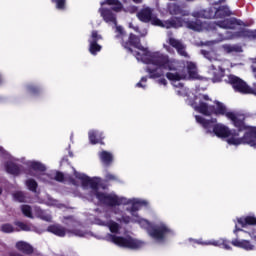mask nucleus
Instances as JSON below:
<instances>
[{"mask_svg":"<svg viewBox=\"0 0 256 256\" xmlns=\"http://www.w3.org/2000/svg\"><path fill=\"white\" fill-rule=\"evenodd\" d=\"M133 29L136 31V33H139V26H134Z\"/></svg>","mask_w":256,"mask_h":256,"instance_id":"nucleus-49","label":"nucleus"},{"mask_svg":"<svg viewBox=\"0 0 256 256\" xmlns=\"http://www.w3.org/2000/svg\"><path fill=\"white\" fill-rule=\"evenodd\" d=\"M147 35V30H144V32L141 34V37H145Z\"/></svg>","mask_w":256,"mask_h":256,"instance_id":"nucleus-51","label":"nucleus"},{"mask_svg":"<svg viewBox=\"0 0 256 256\" xmlns=\"http://www.w3.org/2000/svg\"><path fill=\"white\" fill-rule=\"evenodd\" d=\"M222 49L225 53H228V54L243 53V48L237 44H234V45L224 44V45H222Z\"/></svg>","mask_w":256,"mask_h":256,"instance_id":"nucleus-28","label":"nucleus"},{"mask_svg":"<svg viewBox=\"0 0 256 256\" xmlns=\"http://www.w3.org/2000/svg\"><path fill=\"white\" fill-rule=\"evenodd\" d=\"M169 59L175 61L176 64L171 68H161V77L165 75V71H170L166 73V77L171 81L172 85H177V81H183L185 79H201L197 73V64L186 62L187 72H185V64L183 62L171 57Z\"/></svg>","mask_w":256,"mask_h":256,"instance_id":"nucleus-6","label":"nucleus"},{"mask_svg":"<svg viewBox=\"0 0 256 256\" xmlns=\"http://www.w3.org/2000/svg\"><path fill=\"white\" fill-rule=\"evenodd\" d=\"M51 1H52V3H55L56 9H59L61 11H63V9H65L66 0H51Z\"/></svg>","mask_w":256,"mask_h":256,"instance_id":"nucleus-37","label":"nucleus"},{"mask_svg":"<svg viewBox=\"0 0 256 256\" xmlns=\"http://www.w3.org/2000/svg\"><path fill=\"white\" fill-rule=\"evenodd\" d=\"M1 193H3V190L0 188V195H1Z\"/></svg>","mask_w":256,"mask_h":256,"instance_id":"nucleus-54","label":"nucleus"},{"mask_svg":"<svg viewBox=\"0 0 256 256\" xmlns=\"http://www.w3.org/2000/svg\"><path fill=\"white\" fill-rule=\"evenodd\" d=\"M172 19H180L182 25L178 26L176 29H179V27H187V29H191L192 31H205V29H207V31H209V23L207 22H202L199 19H196L194 21L191 20H184L183 18L180 17H172Z\"/></svg>","mask_w":256,"mask_h":256,"instance_id":"nucleus-13","label":"nucleus"},{"mask_svg":"<svg viewBox=\"0 0 256 256\" xmlns=\"http://www.w3.org/2000/svg\"><path fill=\"white\" fill-rule=\"evenodd\" d=\"M99 158L104 165H111L113 162V154H111V152H99Z\"/></svg>","mask_w":256,"mask_h":256,"instance_id":"nucleus-29","label":"nucleus"},{"mask_svg":"<svg viewBox=\"0 0 256 256\" xmlns=\"http://www.w3.org/2000/svg\"><path fill=\"white\" fill-rule=\"evenodd\" d=\"M100 5L102 6L99 8L100 16L102 17L103 21L107 23L108 25H114L117 33L115 36L116 39H123L125 37V30H123V27L117 26V14L120 11H123V4L119 2V0H106L104 2H101ZM103 5H112V8H105ZM115 11V13L113 12Z\"/></svg>","mask_w":256,"mask_h":256,"instance_id":"nucleus-7","label":"nucleus"},{"mask_svg":"<svg viewBox=\"0 0 256 256\" xmlns=\"http://www.w3.org/2000/svg\"><path fill=\"white\" fill-rule=\"evenodd\" d=\"M122 205H131L127 207L126 211L130 213L131 216L127 215L121 208H114L112 212L104 211L100 212L98 217L94 219L95 225H100L101 227H108L111 234L105 236L106 241L118 245V247H124L125 249H141L145 242L133 239L131 236H119L121 235V224L129 225V223H138L142 229H146L148 235L161 243L169 234H173L171 230L164 222H157L156 224H151L147 219L141 218L139 216V209L143 206H147V201L139 198H127L124 197ZM115 219V220H114ZM118 221V223L116 222Z\"/></svg>","mask_w":256,"mask_h":256,"instance_id":"nucleus-1","label":"nucleus"},{"mask_svg":"<svg viewBox=\"0 0 256 256\" xmlns=\"http://www.w3.org/2000/svg\"><path fill=\"white\" fill-rule=\"evenodd\" d=\"M196 122L205 129L207 135L211 137H218L219 139H226L228 145H250L256 149V127H247L242 138H239V132L229 129L223 124H217V119L206 120L202 116H195Z\"/></svg>","mask_w":256,"mask_h":256,"instance_id":"nucleus-3","label":"nucleus"},{"mask_svg":"<svg viewBox=\"0 0 256 256\" xmlns=\"http://www.w3.org/2000/svg\"><path fill=\"white\" fill-rule=\"evenodd\" d=\"M254 63H256V59H253Z\"/></svg>","mask_w":256,"mask_h":256,"instance_id":"nucleus-56","label":"nucleus"},{"mask_svg":"<svg viewBox=\"0 0 256 256\" xmlns=\"http://www.w3.org/2000/svg\"><path fill=\"white\" fill-rule=\"evenodd\" d=\"M126 11H128V13H137V6H130Z\"/></svg>","mask_w":256,"mask_h":256,"instance_id":"nucleus-41","label":"nucleus"},{"mask_svg":"<svg viewBox=\"0 0 256 256\" xmlns=\"http://www.w3.org/2000/svg\"><path fill=\"white\" fill-rule=\"evenodd\" d=\"M186 1H193V0H186Z\"/></svg>","mask_w":256,"mask_h":256,"instance_id":"nucleus-58","label":"nucleus"},{"mask_svg":"<svg viewBox=\"0 0 256 256\" xmlns=\"http://www.w3.org/2000/svg\"><path fill=\"white\" fill-rule=\"evenodd\" d=\"M226 0H219L218 2H213L212 5H220V3H225Z\"/></svg>","mask_w":256,"mask_h":256,"instance_id":"nucleus-46","label":"nucleus"},{"mask_svg":"<svg viewBox=\"0 0 256 256\" xmlns=\"http://www.w3.org/2000/svg\"><path fill=\"white\" fill-rule=\"evenodd\" d=\"M70 183H72V185H77V182H75L74 179H70Z\"/></svg>","mask_w":256,"mask_h":256,"instance_id":"nucleus-50","label":"nucleus"},{"mask_svg":"<svg viewBox=\"0 0 256 256\" xmlns=\"http://www.w3.org/2000/svg\"><path fill=\"white\" fill-rule=\"evenodd\" d=\"M95 211H96V213H97V212L99 211V209H96Z\"/></svg>","mask_w":256,"mask_h":256,"instance_id":"nucleus-57","label":"nucleus"},{"mask_svg":"<svg viewBox=\"0 0 256 256\" xmlns=\"http://www.w3.org/2000/svg\"><path fill=\"white\" fill-rule=\"evenodd\" d=\"M134 3H137V4H139V3H143V0H132Z\"/></svg>","mask_w":256,"mask_h":256,"instance_id":"nucleus-48","label":"nucleus"},{"mask_svg":"<svg viewBox=\"0 0 256 256\" xmlns=\"http://www.w3.org/2000/svg\"><path fill=\"white\" fill-rule=\"evenodd\" d=\"M25 185L27 187V189H29V191H32V193H37V181L33 180V179H28L25 182Z\"/></svg>","mask_w":256,"mask_h":256,"instance_id":"nucleus-32","label":"nucleus"},{"mask_svg":"<svg viewBox=\"0 0 256 256\" xmlns=\"http://www.w3.org/2000/svg\"><path fill=\"white\" fill-rule=\"evenodd\" d=\"M2 233H15V227H13L10 223L3 224L1 226Z\"/></svg>","mask_w":256,"mask_h":256,"instance_id":"nucleus-35","label":"nucleus"},{"mask_svg":"<svg viewBox=\"0 0 256 256\" xmlns=\"http://www.w3.org/2000/svg\"><path fill=\"white\" fill-rule=\"evenodd\" d=\"M147 76L141 78V80L136 84V87L141 89H145L147 87Z\"/></svg>","mask_w":256,"mask_h":256,"instance_id":"nucleus-38","label":"nucleus"},{"mask_svg":"<svg viewBox=\"0 0 256 256\" xmlns=\"http://www.w3.org/2000/svg\"><path fill=\"white\" fill-rule=\"evenodd\" d=\"M165 49H167L169 51V46L167 45H164Z\"/></svg>","mask_w":256,"mask_h":256,"instance_id":"nucleus-53","label":"nucleus"},{"mask_svg":"<svg viewBox=\"0 0 256 256\" xmlns=\"http://www.w3.org/2000/svg\"><path fill=\"white\" fill-rule=\"evenodd\" d=\"M14 225L16 233H19V231H37V228H35V226L22 221H15Z\"/></svg>","mask_w":256,"mask_h":256,"instance_id":"nucleus-26","label":"nucleus"},{"mask_svg":"<svg viewBox=\"0 0 256 256\" xmlns=\"http://www.w3.org/2000/svg\"><path fill=\"white\" fill-rule=\"evenodd\" d=\"M74 176L76 179L81 181L82 189H84V191H88L86 195L88 201L95 202L96 199L100 205L112 207L111 210H106L110 213H112L114 209H120V205H123L125 197L119 196L115 192L106 193L99 190V188L102 187L101 178H91L83 173L77 172L76 170H74Z\"/></svg>","mask_w":256,"mask_h":256,"instance_id":"nucleus-4","label":"nucleus"},{"mask_svg":"<svg viewBox=\"0 0 256 256\" xmlns=\"http://www.w3.org/2000/svg\"><path fill=\"white\" fill-rule=\"evenodd\" d=\"M200 53L205 59L210 61V63H219V61H223L215 50H201Z\"/></svg>","mask_w":256,"mask_h":256,"instance_id":"nucleus-21","label":"nucleus"},{"mask_svg":"<svg viewBox=\"0 0 256 256\" xmlns=\"http://www.w3.org/2000/svg\"><path fill=\"white\" fill-rule=\"evenodd\" d=\"M237 231H243L239 226L236 224L234 233H237Z\"/></svg>","mask_w":256,"mask_h":256,"instance_id":"nucleus-47","label":"nucleus"},{"mask_svg":"<svg viewBox=\"0 0 256 256\" xmlns=\"http://www.w3.org/2000/svg\"><path fill=\"white\" fill-rule=\"evenodd\" d=\"M54 179L55 181H59L60 183H63V181H65V175L61 172H56Z\"/></svg>","mask_w":256,"mask_h":256,"instance_id":"nucleus-39","label":"nucleus"},{"mask_svg":"<svg viewBox=\"0 0 256 256\" xmlns=\"http://www.w3.org/2000/svg\"><path fill=\"white\" fill-rule=\"evenodd\" d=\"M0 157H7V159H10V161L5 164L6 173H9L10 175L21 174V166L13 162L15 161V158L11 157V155H9V153H7L3 147H0Z\"/></svg>","mask_w":256,"mask_h":256,"instance_id":"nucleus-16","label":"nucleus"},{"mask_svg":"<svg viewBox=\"0 0 256 256\" xmlns=\"http://www.w3.org/2000/svg\"><path fill=\"white\" fill-rule=\"evenodd\" d=\"M231 243L234 247H239L245 251H255V245H253L249 240L234 239Z\"/></svg>","mask_w":256,"mask_h":256,"instance_id":"nucleus-20","label":"nucleus"},{"mask_svg":"<svg viewBox=\"0 0 256 256\" xmlns=\"http://www.w3.org/2000/svg\"><path fill=\"white\" fill-rule=\"evenodd\" d=\"M208 101H211L209 95L207 94H198L194 97V101L187 100L188 105L194 108V111L201 113L202 115H225L227 119L232 121L234 127L238 131H243L247 129L245 125V115L238 112H229L225 104L215 101V106L209 105Z\"/></svg>","mask_w":256,"mask_h":256,"instance_id":"nucleus-5","label":"nucleus"},{"mask_svg":"<svg viewBox=\"0 0 256 256\" xmlns=\"http://www.w3.org/2000/svg\"><path fill=\"white\" fill-rule=\"evenodd\" d=\"M66 222L65 224L68 225V227H76L72 230H67L65 227L59 225V224H54L50 225L47 228L48 233H53V235H56L57 237H65L67 233L70 235H75V237H92L93 234L90 231H85L83 230L81 224L76 221L75 218L69 216L65 217Z\"/></svg>","mask_w":256,"mask_h":256,"instance_id":"nucleus-9","label":"nucleus"},{"mask_svg":"<svg viewBox=\"0 0 256 256\" xmlns=\"http://www.w3.org/2000/svg\"><path fill=\"white\" fill-rule=\"evenodd\" d=\"M129 27H130V29H133V27H135V26H133V23H130Z\"/></svg>","mask_w":256,"mask_h":256,"instance_id":"nucleus-52","label":"nucleus"},{"mask_svg":"<svg viewBox=\"0 0 256 256\" xmlns=\"http://www.w3.org/2000/svg\"><path fill=\"white\" fill-rule=\"evenodd\" d=\"M70 157H73V154H72V153H70Z\"/></svg>","mask_w":256,"mask_h":256,"instance_id":"nucleus-55","label":"nucleus"},{"mask_svg":"<svg viewBox=\"0 0 256 256\" xmlns=\"http://www.w3.org/2000/svg\"><path fill=\"white\" fill-rule=\"evenodd\" d=\"M192 17L195 19H216L215 7L194 11Z\"/></svg>","mask_w":256,"mask_h":256,"instance_id":"nucleus-18","label":"nucleus"},{"mask_svg":"<svg viewBox=\"0 0 256 256\" xmlns=\"http://www.w3.org/2000/svg\"><path fill=\"white\" fill-rule=\"evenodd\" d=\"M51 1H52V3H55L56 9H59L61 11H63V9H65L66 0H51Z\"/></svg>","mask_w":256,"mask_h":256,"instance_id":"nucleus-36","label":"nucleus"},{"mask_svg":"<svg viewBox=\"0 0 256 256\" xmlns=\"http://www.w3.org/2000/svg\"><path fill=\"white\" fill-rule=\"evenodd\" d=\"M215 43H219V41L214 40V41L206 42V45H215Z\"/></svg>","mask_w":256,"mask_h":256,"instance_id":"nucleus-45","label":"nucleus"},{"mask_svg":"<svg viewBox=\"0 0 256 256\" xmlns=\"http://www.w3.org/2000/svg\"><path fill=\"white\" fill-rule=\"evenodd\" d=\"M237 25H243V22L237 18H229L218 22H211L208 24L209 31H217L220 29H235Z\"/></svg>","mask_w":256,"mask_h":256,"instance_id":"nucleus-12","label":"nucleus"},{"mask_svg":"<svg viewBox=\"0 0 256 256\" xmlns=\"http://www.w3.org/2000/svg\"><path fill=\"white\" fill-rule=\"evenodd\" d=\"M88 135L89 141L92 145H97V143H101V145H103V132L92 130L89 131Z\"/></svg>","mask_w":256,"mask_h":256,"instance_id":"nucleus-24","label":"nucleus"},{"mask_svg":"<svg viewBox=\"0 0 256 256\" xmlns=\"http://www.w3.org/2000/svg\"><path fill=\"white\" fill-rule=\"evenodd\" d=\"M124 49H127L137 61L148 65L146 67V73H148L150 79H159L163 75L161 69H171L173 65H176L175 60L169 59V56L161 52H151L149 48H145L141 45V39L134 34H130L128 42H121Z\"/></svg>","mask_w":256,"mask_h":256,"instance_id":"nucleus-2","label":"nucleus"},{"mask_svg":"<svg viewBox=\"0 0 256 256\" xmlns=\"http://www.w3.org/2000/svg\"><path fill=\"white\" fill-rule=\"evenodd\" d=\"M13 197L15 201H18L19 203H25L27 202V196H25V193L18 191L13 194Z\"/></svg>","mask_w":256,"mask_h":256,"instance_id":"nucleus-34","label":"nucleus"},{"mask_svg":"<svg viewBox=\"0 0 256 256\" xmlns=\"http://www.w3.org/2000/svg\"><path fill=\"white\" fill-rule=\"evenodd\" d=\"M158 83H159V85H164V87H165V86H167V79L161 78L158 80Z\"/></svg>","mask_w":256,"mask_h":256,"instance_id":"nucleus-42","label":"nucleus"},{"mask_svg":"<svg viewBox=\"0 0 256 256\" xmlns=\"http://www.w3.org/2000/svg\"><path fill=\"white\" fill-rule=\"evenodd\" d=\"M167 43L174 49H176L178 55L181 57H185V59H189V54L187 53V46L184 45L183 41L173 37V33L168 32Z\"/></svg>","mask_w":256,"mask_h":256,"instance_id":"nucleus-15","label":"nucleus"},{"mask_svg":"<svg viewBox=\"0 0 256 256\" xmlns=\"http://www.w3.org/2000/svg\"><path fill=\"white\" fill-rule=\"evenodd\" d=\"M106 179H107V181H113L116 178H115V175H113V174H106Z\"/></svg>","mask_w":256,"mask_h":256,"instance_id":"nucleus-43","label":"nucleus"},{"mask_svg":"<svg viewBox=\"0 0 256 256\" xmlns=\"http://www.w3.org/2000/svg\"><path fill=\"white\" fill-rule=\"evenodd\" d=\"M238 224L241 225V227H246L247 225H256V218L255 216H246L244 218H239Z\"/></svg>","mask_w":256,"mask_h":256,"instance_id":"nucleus-30","label":"nucleus"},{"mask_svg":"<svg viewBox=\"0 0 256 256\" xmlns=\"http://www.w3.org/2000/svg\"><path fill=\"white\" fill-rule=\"evenodd\" d=\"M0 83H1V77H0Z\"/></svg>","mask_w":256,"mask_h":256,"instance_id":"nucleus-59","label":"nucleus"},{"mask_svg":"<svg viewBox=\"0 0 256 256\" xmlns=\"http://www.w3.org/2000/svg\"><path fill=\"white\" fill-rule=\"evenodd\" d=\"M227 83H230V85L233 87L234 91L237 93H242L244 95H247L249 93H253L255 95V89H251L243 79L235 76V75H229L227 79Z\"/></svg>","mask_w":256,"mask_h":256,"instance_id":"nucleus-11","label":"nucleus"},{"mask_svg":"<svg viewBox=\"0 0 256 256\" xmlns=\"http://www.w3.org/2000/svg\"><path fill=\"white\" fill-rule=\"evenodd\" d=\"M223 60L214 62L208 67L209 75H212V83H219L225 77V69H223Z\"/></svg>","mask_w":256,"mask_h":256,"instance_id":"nucleus-14","label":"nucleus"},{"mask_svg":"<svg viewBox=\"0 0 256 256\" xmlns=\"http://www.w3.org/2000/svg\"><path fill=\"white\" fill-rule=\"evenodd\" d=\"M48 205H51L52 207H61V204L59 203V201L53 199V198H49L48 200Z\"/></svg>","mask_w":256,"mask_h":256,"instance_id":"nucleus-40","label":"nucleus"},{"mask_svg":"<svg viewBox=\"0 0 256 256\" xmlns=\"http://www.w3.org/2000/svg\"><path fill=\"white\" fill-rule=\"evenodd\" d=\"M28 165L30 169H32V171H35V173L33 172L30 173L32 177H36L40 181H43V183L53 182L52 176L45 173V171H47V167H45V164L38 161H31V162H28Z\"/></svg>","mask_w":256,"mask_h":256,"instance_id":"nucleus-10","label":"nucleus"},{"mask_svg":"<svg viewBox=\"0 0 256 256\" xmlns=\"http://www.w3.org/2000/svg\"><path fill=\"white\" fill-rule=\"evenodd\" d=\"M173 87H176L177 95H180L181 97H187V95H189V89L184 87L183 83H181V81H177L176 85H173Z\"/></svg>","mask_w":256,"mask_h":256,"instance_id":"nucleus-31","label":"nucleus"},{"mask_svg":"<svg viewBox=\"0 0 256 256\" xmlns=\"http://www.w3.org/2000/svg\"><path fill=\"white\" fill-rule=\"evenodd\" d=\"M216 19H223L224 17H231L233 12L229 9V6H220L219 8H215Z\"/></svg>","mask_w":256,"mask_h":256,"instance_id":"nucleus-25","label":"nucleus"},{"mask_svg":"<svg viewBox=\"0 0 256 256\" xmlns=\"http://www.w3.org/2000/svg\"><path fill=\"white\" fill-rule=\"evenodd\" d=\"M170 15H182L183 17L189 16V11L183 10L181 6L171 3L168 5Z\"/></svg>","mask_w":256,"mask_h":256,"instance_id":"nucleus-23","label":"nucleus"},{"mask_svg":"<svg viewBox=\"0 0 256 256\" xmlns=\"http://www.w3.org/2000/svg\"><path fill=\"white\" fill-rule=\"evenodd\" d=\"M21 211L25 217H28L29 219H33V209L29 205H22Z\"/></svg>","mask_w":256,"mask_h":256,"instance_id":"nucleus-33","label":"nucleus"},{"mask_svg":"<svg viewBox=\"0 0 256 256\" xmlns=\"http://www.w3.org/2000/svg\"><path fill=\"white\" fill-rule=\"evenodd\" d=\"M198 245H213L214 247H223V249H226L229 251L231 249V246L229 245V241L220 238L218 240H210L208 242H203L201 240H197Z\"/></svg>","mask_w":256,"mask_h":256,"instance_id":"nucleus-19","label":"nucleus"},{"mask_svg":"<svg viewBox=\"0 0 256 256\" xmlns=\"http://www.w3.org/2000/svg\"><path fill=\"white\" fill-rule=\"evenodd\" d=\"M103 39V36L99 34L96 30H93L91 33V36L88 39L89 42V52L91 55H97L103 47L99 45L98 41H101Z\"/></svg>","mask_w":256,"mask_h":256,"instance_id":"nucleus-17","label":"nucleus"},{"mask_svg":"<svg viewBox=\"0 0 256 256\" xmlns=\"http://www.w3.org/2000/svg\"><path fill=\"white\" fill-rule=\"evenodd\" d=\"M33 213L35 217L38 219H41L42 221H47L48 223H51L53 217L51 216V213L48 211L42 210L39 207L35 206L33 208Z\"/></svg>","mask_w":256,"mask_h":256,"instance_id":"nucleus-22","label":"nucleus"},{"mask_svg":"<svg viewBox=\"0 0 256 256\" xmlns=\"http://www.w3.org/2000/svg\"><path fill=\"white\" fill-rule=\"evenodd\" d=\"M16 249L25 253V255H31L33 253V246L25 241H18L16 243Z\"/></svg>","mask_w":256,"mask_h":256,"instance_id":"nucleus-27","label":"nucleus"},{"mask_svg":"<svg viewBox=\"0 0 256 256\" xmlns=\"http://www.w3.org/2000/svg\"><path fill=\"white\" fill-rule=\"evenodd\" d=\"M137 18L142 23H151V25L163 27L164 29H177V27H181L182 25L181 20L177 18H170L166 21H161V19L157 18L155 10L151 7L142 8L139 12H137Z\"/></svg>","mask_w":256,"mask_h":256,"instance_id":"nucleus-8","label":"nucleus"},{"mask_svg":"<svg viewBox=\"0 0 256 256\" xmlns=\"http://www.w3.org/2000/svg\"><path fill=\"white\" fill-rule=\"evenodd\" d=\"M28 89L30 93H35L37 91V88H35V86H29Z\"/></svg>","mask_w":256,"mask_h":256,"instance_id":"nucleus-44","label":"nucleus"}]
</instances>
